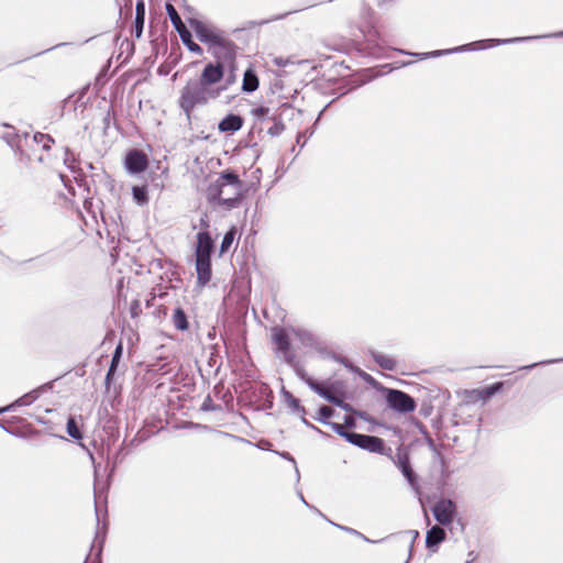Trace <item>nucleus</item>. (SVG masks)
Segmentation results:
<instances>
[{"mask_svg": "<svg viewBox=\"0 0 563 563\" xmlns=\"http://www.w3.org/2000/svg\"><path fill=\"white\" fill-rule=\"evenodd\" d=\"M244 120L239 114H227L220 122H219V130L221 132H230L234 133L239 131L243 126Z\"/></svg>", "mask_w": 563, "mask_h": 563, "instance_id": "f3484780", "label": "nucleus"}, {"mask_svg": "<svg viewBox=\"0 0 563 563\" xmlns=\"http://www.w3.org/2000/svg\"><path fill=\"white\" fill-rule=\"evenodd\" d=\"M179 36H180L183 43L187 46V48L191 53H196L199 55L202 54V48L191 40V33L188 30H185L183 32L179 31Z\"/></svg>", "mask_w": 563, "mask_h": 563, "instance_id": "a878e982", "label": "nucleus"}, {"mask_svg": "<svg viewBox=\"0 0 563 563\" xmlns=\"http://www.w3.org/2000/svg\"><path fill=\"white\" fill-rule=\"evenodd\" d=\"M355 372H357L365 380H373V377L369 374L361 372L358 368H356Z\"/></svg>", "mask_w": 563, "mask_h": 563, "instance_id": "3c124183", "label": "nucleus"}, {"mask_svg": "<svg viewBox=\"0 0 563 563\" xmlns=\"http://www.w3.org/2000/svg\"><path fill=\"white\" fill-rule=\"evenodd\" d=\"M334 406L341 408L342 410L346 412H353V408L350 404L345 402L342 398L335 396L334 399H332V402Z\"/></svg>", "mask_w": 563, "mask_h": 563, "instance_id": "58836bf2", "label": "nucleus"}, {"mask_svg": "<svg viewBox=\"0 0 563 563\" xmlns=\"http://www.w3.org/2000/svg\"><path fill=\"white\" fill-rule=\"evenodd\" d=\"M201 410L202 411L217 410V407L214 406L213 400L209 395L203 399L202 405H201Z\"/></svg>", "mask_w": 563, "mask_h": 563, "instance_id": "ea45409f", "label": "nucleus"}, {"mask_svg": "<svg viewBox=\"0 0 563 563\" xmlns=\"http://www.w3.org/2000/svg\"><path fill=\"white\" fill-rule=\"evenodd\" d=\"M558 362H563V358H558V360H549V361H544V362H540V364H552V363H558ZM539 365V363H536V364H531L529 366H525L523 368L525 369H530V368H533L534 366Z\"/></svg>", "mask_w": 563, "mask_h": 563, "instance_id": "de8ad7c7", "label": "nucleus"}, {"mask_svg": "<svg viewBox=\"0 0 563 563\" xmlns=\"http://www.w3.org/2000/svg\"><path fill=\"white\" fill-rule=\"evenodd\" d=\"M117 367H118V364H114V363H110V366L108 368V372H107V375H106V379H104V383H106V387L109 388L110 386V383H111V379L117 371Z\"/></svg>", "mask_w": 563, "mask_h": 563, "instance_id": "79ce46f5", "label": "nucleus"}, {"mask_svg": "<svg viewBox=\"0 0 563 563\" xmlns=\"http://www.w3.org/2000/svg\"><path fill=\"white\" fill-rule=\"evenodd\" d=\"M33 141L41 145V147L44 150V151H48L51 150L52 147V144H54V139L48 135V134H44V133H41V132H36L34 135H33Z\"/></svg>", "mask_w": 563, "mask_h": 563, "instance_id": "bb28decb", "label": "nucleus"}, {"mask_svg": "<svg viewBox=\"0 0 563 563\" xmlns=\"http://www.w3.org/2000/svg\"><path fill=\"white\" fill-rule=\"evenodd\" d=\"M334 413V410L329 406H321L318 410V416L316 420L321 422L322 424H328L330 421L328 420Z\"/></svg>", "mask_w": 563, "mask_h": 563, "instance_id": "2f4dec72", "label": "nucleus"}, {"mask_svg": "<svg viewBox=\"0 0 563 563\" xmlns=\"http://www.w3.org/2000/svg\"><path fill=\"white\" fill-rule=\"evenodd\" d=\"M320 397H322L329 402H332V399H334L335 395L332 394L328 388H323V391L321 393Z\"/></svg>", "mask_w": 563, "mask_h": 563, "instance_id": "a18cd8bd", "label": "nucleus"}, {"mask_svg": "<svg viewBox=\"0 0 563 563\" xmlns=\"http://www.w3.org/2000/svg\"><path fill=\"white\" fill-rule=\"evenodd\" d=\"M133 200L139 206H145L148 202V195L146 186H134L132 188Z\"/></svg>", "mask_w": 563, "mask_h": 563, "instance_id": "393cba45", "label": "nucleus"}, {"mask_svg": "<svg viewBox=\"0 0 563 563\" xmlns=\"http://www.w3.org/2000/svg\"><path fill=\"white\" fill-rule=\"evenodd\" d=\"M386 402L390 409L400 413L411 412L417 407L413 397L399 389H387Z\"/></svg>", "mask_w": 563, "mask_h": 563, "instance_id": "39448f33", "label": "nucleus"}, {"mask_svg": "<svg viewBox=\"0 0 563 563\" xmlns=\"http://www.w3.org/2000/svg\"><path fill=\"white\" fill-rule=\"evenodd\" d=\"M371 356L373 360L383 368L386 371H395L396 369V361L391 358L388 355L382 354L377 351L371 350L369 351Z\"/></svg>", "mask_w": 563, "mask_h": 563, "instance_id": "aec40b11", "label": "nucleus"}, {"mask_svg": "<svg viewBox=\"0 0 563 563\" xmlns=\"http://www.w3.org/2000/svg\"><path fill=\"white\" fill-rule=\"evenodd\" d=\"M201 225H203L205 228H208V223L205 220H201Z\"/></svg>", "mask_w": 563, "mask_h": 563, "instance_id": "680f3d73", "label": "nucleus"}, {"mask_svg": "<svg viewBox=\"0 0 563 563\" xmlns=\"http://www.w3.org/2000/svg\"><path fill=\"white\" fill-rule=\"evenodd\" d=\"M231 70L228 76L223 77L222 81L217 85L218 89H222V92L225 91L236 80V75L234 73L235 66H230Z\"/></svg>", "mask_w": 563, "mask_h": 563, "instance_id": "f704fd0d", "label": "nucleus"}, {"mask_svg": "<svg viewBox=\"0 0 563 563\" xmlns=\"http://www.w3.org/2000/svg\"><path fill=\"white\" fill-rule=\"evenodd\" d=\"M166 13L175 27V30L179 33V31L187 30L186 25L184 24L180 15L178 14L176 8L172 3H166Z\"/></svg>", "mask_w": 563, "mask_h": 563, "instance_id": "4be33fe9", "label": "nucleus"}, {"mask_svg": "<svg viewBox=\"0 0 563 563\" xmlns=\"http://www.w3.org/2000/svg\"><path fill=\"white\" fill-rule=\"evenodd\" d=\"M63 45H65V43L56 44L55 46H53L51 48H47L45 52H48V51H51L53 48H56V47H59V46H63Z\"/></svg>", "mask_w": 563, "mask_h": 563, "instance_id": "13d9d810", "label": "nucleus"}, {"mask_svg": "<svg viewBox=\"0 0 563 563\" xmlns=\"http://www.w3.org/2000/svg\"><path fill=\"white\" fill-rule=\"evenodd\" d=\"M445 530L442 527L435 525L427 531L426 547L430 551L437 552L439 544L445 540Z\"/></svg>", "mask_w": 563, "mask_h": 563, "instance_id": "4468645a", "label": "nucleus"}, {"mask_svg": "<svg viewBox=\"0 0 563 563\" xmlns=\"http://www.w3.org/2000/svg\"><path fill=\"white\" fill-rule=\"evenodd\" d=\"M300 419H301V422H302L306 427H308V428H310V429H312V430H314V431L319 432V433H320V434H322V435H328V434H327V433H324L322 430H320L318 427H316L314 424H312L309 420H307V419L305 418V415H300Z\"/></svg>", "mask_w": 563, "mask_h": 563, "instance_id": "37998d69", "label": "nucleus"}, {"mask_svg": "<svg viewBox=\"0 0 563 563\" xmlns=\"http://www.w3.org/2000/svg\"><path fill=\"white\" fill-rule=\"evenodd\" d=\"M409 533L412 536V542L419 537V532L417 530H410Z\"/></svg>", "mask_w": 563, "mask_h": 563, "instance_id": "5fc2aeb1", "label": "nucleus"}, {"mask_svg": "<svg viewBox=\"0 0 563 563\" xmlns=\"http://www.w3.org/2000/svg\"><path fill=\"white\" fill-rule=\"evenodd\" d=\"M214 250L213 240L208 231H201L197 234V245L195 257H211Z\"/></svg>", "mask_w": 563, "mask_h": 563, "instance_id": "f8f14e48", "label": "nucleus"}, {"mask_svg": "<svg viewBox=\"0 0 563 563\" xmlns=\"http://www.w3.org/2000/svg\"><path fill=\"white\" fill-rule=\"evenodd\" d=\"M235 233L236 232H235L234 228H231L229 231L225 232V234L223 235L221 245H220V254H224L229 251V249L231 247V245L234 241Z\"/></svg>", "mask_w": 563, "mask_h": 563, "instance_id": "7c9ffc66", "label": "nucleus"}, {"mask_svg": "<svg viewBox=\"0 0 563 563\" xmlns=\"http://www.w3.org/2000/svg\"><path fill=\"white\" fill-rule=\"evenodd\" d=\"M466 563H468V562H466Z\"/></svg>", "mask_w": 563, "mask_h": 563, "instance_id": "338daca9", "label": "nucleus"}, {"mask_svg": "<svg viewBox=\"0 0 563 563\" xmlns=\"http://www.w3.org/2000/svg\"><path fill=\"white\" fill-rule=\"evenodd\" d=\"M298 375L305 380V383L309 386L311 390H313L319 396L323 391V386L320 385L318 382L313 380L311 377H308L303 372L297 371Z\"/></svg>", "mask_w": 563, "mask_h": 563, "instance_id": "72a5a7b5", "label": "nucleus"}, {"mask_svg": "<svg viewBox=\"0 0 563 563\" xmlns=\"http://www.w3.org/2000/svg\"><path fill=\"white\" fill-rule=\"evenodd\" d=\"M189 26L195 32L197 38L209 46H211L223 33L216 30L213 26L207 24L198 19H189Z\"/></svg>", "mask_w": 563, "mask_h": 563, "instance_id": "0eeeda50", "label": "nucleus"}, {"mask_svg": "<svg viewBox=\"0 0 563 563\" xmlns=\"http://www.w3.org/2000/svg\"><path fill=\"white\" fill-rule=\"evenodd\" d=\"M344 423H345V426H347V427H354V426H355V421H354V420H353V418H351V417H345V418H344Z\"/></svg>", "mask_w": 563, "mask_h": 563, "instance_id": "603ef678", "label": "nucleus"}, {"mask_svg": "<svg viewBox=\"0 0 563 563\" xmlns=\"http://www.w3.org/2000/svg\"><path fill=\"white\" fill-rule=\"evenodd\" d=\"M66 431H67L68 435L70 438H73L74 440L82 439V433L73 417L68 418V420H67Z\"/></svg>", "mask_w": 563, "mask_h": 563, "instance_id": "c756f323", "label": "nucleus"}, {"mask_svg": "<svg viewBox=\"0 0 563 563\" xmlns=\"http://www.w3.org/2000/svg\"><path fill=\"white\" fill-rule=\"evenodd\" d=\"M252 114L257 120H264L266 118L271 119L273 113H271V109L268 107L261 106L258 108L253 109Z\"/></svg>", "mask_w": 563, "mask_h": 563, "instance_id": "e433bc0d", "label": "nucleus"}, {"mask_svg": "<svg viewBox=\"0 0 563 563\" xmlns=\"http://www.w3.org/2000/svg\"><path fill=\"white\" fill-rule=\"evenodd\" d=\"M272 339L276 345L277 353L283 355L284 361L288 365L295 366L296 355L290 350V336L288 331L285 328L275 327L272 330Z\"/></svg>", "mask_w": 563, "mask_h": 563, "instance_id": "423d86ee", "label": "nucleus"}, {"mask_svg": "<svg viewBox=\"0 0 563 563\" xmlns=\"http://www.w3.org/2000/svg\"><path fill=\"white\" fill-rule=\"evenodd\" d=\"M173 324L179 331L188 329L189 323L185 311L181 308H176L173 313Z\"/></svg>", "mask_w": 563, "mask_h": 563, "instance_id": "5701e85b", "label": "nucleus"}, {"mask_svg": "<svg viewBox=\"0 0 563 563\" xmlns=\"http://www.w3.org/2000/svg\"><path fill=\"white\" fill-rule=\"evenodd\" d=\"M197 284L205 287L211 279V257H196Z\"/></svg>", "mask_w": 563, "mask_h": 563, "instance_id": "ddd939ff", "label": "nucleus"}, {"mask_svg": "<svg viewBox=\"0 0 563 563\" xmlns=\"http://www.w3.org/2000/svg\"><path fill=\"white\" fill-rule=\"evenodd\" d=\"M327 426L330 427L333 432L344 438L349 442V435L352 434V431H346L345 428L338 422L330 421Z\"/></svg>", "mask_w": 563, "mask_h": 563, "instance_id": "c9c22d12", "label": "nucleus"}, {"mask_svg": "<svg viewBox=\"0 0 563 563\" xmlns=\"http://www.w3.org/2000/svg\"><path fill=\"white\" fill-rule=\"evenodd\" d=\"M280 456H282V457H284L285 460H288V461L292 462V463L296 465V461H295V459L291 456V454H290V453H288V452H283V453H280Z\"/></svg>", "mask_w": 563, "mask_h": 563, "instance_id": "8fccbe9b", "label": "nucleus"}, {"mask_svg": "<svg viewBox=\"0 0 563 563\" xmlns=\"http://www.w3.org/2000/svg\"><path fill=\"white\" fill-rule=\"evenodd\" d=\"M330 357L334 361V362H338L342 365H344L346 368H349L351 372H355L356 371V367H354L346 357L342 356V355H339V354H335V353H331Z\"/></svg>", "mask_w": 563, "mask_h": 563, "instance_id": "4c0bfd02", "label": "nucleus"}, {"mask_svg": "<svg viewBox=\"0 0 563 563\" xmlns=\"http://www.w3.org/2000/svg\"><path fill=\"white\" fill-rule=\"evenodd\" d=\"M147 156L141 150H131L128 152L124 166L130 174H140L147 168Z\"/></svg>", "mask_w": 563, "mask_h": 563, "instance_id": "9b49d317", "label": "nucleus"}, {"mask_svg": "<svg viewBox=\"0 0 563 563\" xmlns=\"http://www.w3.org/2000/svg\"><path fill=\"white\" fill-rule=\"evenodd\" d=\"M287 14H288V13H285V14H282V15H277V16L273 18L272 20H274V21H275V20H280V19H283L284 16H286Z\"/></svg>", "mask_w": 563, "mask_h": 563, "instance_id": "4d7b16f0", "label": "nucleus"}, {"mask_svg": "<svg viewBox=\"0 0 563 563\" xmlns=\"http://www.w3.org/2000/svg\"><path fill=\"white\" fill-rule=\"evenodd\" d=\"M306 141H307L306 134L298 133L297 139H296L297 144H300V146L303 147L306 144Z\"/></svg>", "mask_w": 563, "mask_h": 563, "instance_id": "09e8293b", "label": "nucleus"}, {"mask_svg": "<svg viewBox=\"0 0 563 563\" xmlns=\"http://www.w3.org/2000/svg\"><path fill=\"white\" fill-rule=\"evenodd\" d=\"M298 496H299L300 500L302 501V504H303L305 506H307V507H308V508H310V509H313L318 515H320V516L324 517V516H323V514H322L319 509H317L316 507H313V506H311V505H309V504L307 503V500L305 499V497H303L302 493H300V492H299V493H298Z\"/></svg>", "mask_w": 563, "mask_h": 563, "instance_id": "49530a36", "label": "nucleus"}, {"mask_svg": "<svg viewBox=\"0 0 563 563\" xmlns=\"http://www.w3.org/2000/svg\"><path fill=\"white\" fill-rule=\"evenodd\" d=\"M355 413H356L360 418L365 419V413H364V412L355 411Z\"/></svg>", "mask_w": 563, "mask_h": 563, "instance_id": "bf43d9fd", "label": "nucleus"}, {"mask_svg": "<svg viewBox=\"0 0 563 563\" xmlns=\"http://www.w3.org/2000/svg\"><path fill=\"white\" fill-rule=\"evenodd\" d=\"M236 48L235 43L223 35H221L211 46V53L214 57V62H209L208 64H218L221 69L224 71L225 66L235 65L236 59Z\"/></svg>", "mask_w": 563, "mask_h": 563, "instance_id": "20e7f679", "label": "nucleus"}, {"mask_svg": "<svg viewBox=\"0 0 563 563\" xmlns=\"http://www.w3.org/2000/svg\"><path fill=\"white\" fill-rule=\"evenodd\" d=\"M271 120L274 121V124L267 130V134L271 136L280 135L285 130L284 123L275 114H272Z\"/></svg>", "mask_w": 563, "mask_h": 563, "instance_id": "473e14b6", "label": "nucleus"}, {"mask_svg": "<svg viewBox=\"0 0 563 563\" xmlns=\"http://www.w3.org/2000/svg\"><path fill=\"white\" fill-rule=\"evenodd\" d=\"M86 561H89V558H86ZM85 563H87V562H85ZM98 563H100V561Z\"/></svg>", "mask_w": 563, "mask_h": 563, "instance_id": "69168bd1", "label": "nucleus"}, {"mask_svg": "<svg viewBox=\"0 0 563 563\" xmlns=\"http://www.w3.org/2000/svg\"><path fill=\"white\" fill-rule=\"evenodd\" d=\"M37 398H38V391L35 389V390L24 394L23 396L18 398L15 401L10 404L9 406H12V411H13L16 407L30 406Z\"/></svg>", "mask_w": 563, "mask_h": 563, "instance_id": "b1692460", "label": "nucleus"}, {"mask_svg": "<svg viewBox=\"0 0 563 563\" xmlns=\"http://www.w3.org/2000/svg\"><path fill=\"white\" fill-rule=\"evenodd\" d=\"M282 397L286 405L291 409L292 412L299 415H306V409L300 405L299 399H297L290 391L285 388L282 389Z\"/></svg>", "mask_w": 563, "mask_h": 563, "instance_id": "412c9836", "label": "nucleus"}, {"mask_svg": "<svg viewBox=\"0 0 563 563\" xmlns=\"http://www.w3.org/2000/svg\"><path fill=\"white\" fill-rule=\"evenodd\" d=\"M501 386V383H495L490 386L479 389L482 402L484 404L490 399L496 393L500 390Z\"/></svg>", "mask_w": 563, "mask_h": 563, "instance_id": "c85d7f7f", "label": "nucleus"}, {"mask_svg": "<svg viewBox=\"0 0 563 563\" xmlns=\"http://www.w3.org/2000/svg\"><path fill=\"white\" fill-rule=\"evenodd\" d=\"M9 411H12V406H4V407L0 408V415H2L4 412H9Z\"/></svg>", "mask_w": 563, "mask_h": 563, "instance_id": "864d4df0", "label": "nucleus"}, {"mask_svg": "<svg viewBox=\"0 0 563 563\" xmlns=\"http://www.w3.org/2000/svg\"><path fill=\"white\" fill-rule=\"evenodd\" d=\"M550 37H563V31L550 33V34H542V35H534V36H520V37H511V38H493V47L499 46V45H506L511 43H522V42H529L533 40L539 38H550Z\"/></svg>", "mask_w": 563, "mask_h": 563, "instance_id": "dca6fc26", "label": "nucleus"}, {"mask_svg": "<svg viewBox=\"0 0 563 563\" xmlns=\"http://www.w3.org/2000/svg\"><path fill=\"white\" fill-rule=\"evenodd\" d=\"M69 155H70V151L69 148H66V152H65V163L67 164L68 159H69Z\"/></svg>", "mask_w": 563, "mask_h": 563, "instance_id": "6e6d98bb", "label": "nucleus"}, {"mask_svg": "<svg viewBox=\"0 0 563 563\" xmlns=\"http://www.w3.org/2000/svg\"><path fill=\"white\" fill-rule=\"evenodd\" d=\"M145 22V3L144 0H137L135 4V18L133 24V35L140 38L143 34Z\"/></svg>", "mask_w": 563, "mask_h": 563, "instance_id": "a211bd4d", "label": "nucleus"}, {"mask_svg": "<svg viewBox=\"0 0 563 563\" xmlns=\"http://www.w3.org/2000/svg\"><path fill=\"white\" fill-rule=\"evenodd\" d=\"M244 183L232 169L221 172L218 178L209 184L207 188V199L211 203H218L228 210L239 207L243 192Z\"/></svg>", "mask_w": 563, "mask_h": 563, "instance_id": "7ed1b4c3", "label": "nucleus"}, {"mask_svg": "<svg viewBox=\"0 0 563 563\" xmlns=\"http://www.w3.org/2000/svg\"><path fill=\"white\" fill-rule=\"evenodd\" d=\"M295 468H296L297 479H299V470H298V467H297V466H295Z\"/></svg>", "mask_w": 563, "mask_h": 563, "instance_id": "e2e57ef3", "label": "nucleus"}, {"mask_svg": "<svg viewBox=\"0 0 563 563\" xmlns=\"http://www.w3.org/2000/svg\"><path fill=\"white\" fill-rule=\"evenodd\" d=\"M432 514L439 525L448 526L456 515V505L451 499L442 498L433 505Z\"/></svg>", "mask_w": 563, "mask_h": 563, "instance_id": "1a4fd4ad", "label": "nucleus"}, {"mask_svg": "<svg viewBox=\"0 0 563 563\" xmlns=\"http://www.w3.org/2000/svg\"><path fill=\"white\" fill-rule=\"evenodd\" d=\"M291 334L301 345L318 350L319 340L311 331L303 328H292Z\"/></svg>", "mask_w": 563, "mask_h": 563, "instance_id": "2eb2a0df", "label": "nucleus"}, {"mask_svg": "<svg viewBox=\"0 0 563 563\" xmlns=\"http://www.w3.org/2000/svg\"><path fill=\"white\" fill-rule=\"evenodd\" d=\"M394 462L396 466L400 470L404 477L408 481L409 485L415 489L418 490V482L416 473L413 472L411 465L409 455L407 452L402 450H398L396 453V456L394 459Z\"/></svg>", "mask_w": 563, "mask_h": 563, "instance_id": "9d476101", "label": "nucleus"}, {"mask_svg": "<svg viewBox=\"0 0 563 563\" xmlns=\"http://www.w3.org/2000/svg\"><path fill=\"white\" fill-rule=\"evenodd\" d=\"M349 443L372 453H380L384 448V441L380 438L356 432L349 435Z\"/></svg>", "mask_w": 563, "mask_h": 563, "instance_id": "6e6552de", "label": "nucleus"}, {"mask_svg": "<svg viewBox=\"0 0 563 563\" xmlns=\"http://www.w3.org/2000/svg\"><path fill=\"white\" fill-rule=\"evenodd\" d=\"M482 401L479 389L465 390L464 401L460 405V409Z\"/></svg>", "mask_w": 563, "mask_h": 563, "instance_id": "cd10ccee", "label": "nucleus"}, {"mask_svg": "<svg viewBox=\"0 0 563 563\" xmlns=\"http://www.w3.org/2000/svg\"><path fill=\"white\" fill-rule=\"evenodd\" d=\"M373 0H351L350 4L358 10V19L350 25L351 38L342 44V48L355 47L358 52L379 57L387 44L385 36L376 25L374 11L371 8ZM377 5L390 3L394 0H375Z\"/></svg>", "mask_w": 563, "mask_h": 563, "instance_id": "f257e3e1", "label": "nucleus"}, {"mask_svg": "<svg viewBox=\"0 0 563 563\" xmlns=\"http://www.w3.org/2000/svg\"><path fill=\"white\" fill-rule=\"evenodd\" d=\"M224 73L218 64H206L197 78H189L181 88L178 106L189 119L198 107H205L222 95L217 85L222 81Z\"/></svg>", "mask_w": 563, "mask_h": 563, "instance_id": "f03ea898", "label": "nucleus"}, {"mask_svg": "<svg viewBox=\"0 0 563 563\" xmlns=\"http://www.w3.org/2000/svg\"><path fill=\"white\" fill-rule=\"evenodd\" d=\"M101 555V548L98 550L97 556L100 558Z\"/></svg>", "mask_w": 563, "mask_h": 563, "instance_id": "0e129e2a", "label": "nucleus"}, {"mask_svg": "<svg viewBox=\"0 0 563 563\" xmlns=\"http://www.w3.org/2000/svg\"><path fill=\"white\" fill-rule=\"evenodd\" d=\"M331 525L336 527V528H339V529H341V530H343V531H345V532L358 536V537L363 538L365 541L369 542V539H367L365 536H363L361 532L356 531L353 528L341 526V525H338V523H334V522H331Z\"/></svg>", "mask_w": 563, "mask_h": 563, "instance_id": "a19ab883", "label": "nucleus"}, {"mask_svg": "<svg viewBox=\"0 0 563 563\" xmlns=\"http://www.w3.org/2000/svg\"><path fill=\"white\" fill-rule=\"evenodd\" d=\"M0 427L5 431L10 433V430L0 421Z\"/></svg>", "mask_w": 563, "mask_h": 563, "instance_id": "052dcab7", "label": "nucleus"}, {"mask_svg": "<svg viewBox=\"0 0 563 563\" xmlns=\"http://www.w3.org/2000/svg\"><path fill=\"white\" fill-rule=\"evenodd\" d=\"M122 345L119 344L112 354L111 363L119 364L120 358L122 356Z\"/></svg>", "mask_w": 563, "mask_h": 563, "instance_id": "c03bdc74", "label": "nucleus"}, {"mask_svg": "<svg viewBox=\"0 0 563 563\" xmlns=\"http://www.w3.org/2000/svg\"><path fill=\"white\" fill-rule=\"evenodd\" d=\"M260 81L256 73L247 68L243 75L242 91L246 93L254 92L258 88Z\"/></svg>", "mask_w": 563, "mask_h": 563, "instance_id": "6ab92c4d", "label": "nucleus"}]
</instances>
